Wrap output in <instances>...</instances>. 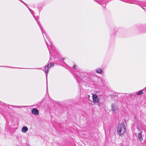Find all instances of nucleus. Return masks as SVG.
<instances>
[{"label": "nucleus", "instance_id": "1", "mask_svg": "<svg viewBox=\"0 0 146 146\" xmlns=\"http://www.w3.org/2000/svg\"><path fill=\"white\" fill-rule=\"evenodd\" d=\"M117 132L119 135L121 137L124 135L126 133V128L124 123H121L117 127Z\"/></svg>", "mask_w": 146, "mask_h": 146}, {"label": "nucleus", "instance_id": "2", "mask_svg": "<svg viewBox=\"0 0 146 146\" xmlns=\"http://www.w3.org/2000/svg\"><path fill=\"white\" fill-rule=\"evenodd\" d=\"M93 102L94 103H98L99 101L100 98L98 96L93 94L92 96Z\"/></svg>", "mask_w": 146, "mask_h": 146}, {"label": "nucleus", "instance_id": "3", "mask_svg": "<svg viewBox=\"0 0 146 146\" xmlns=\"http://www.w3.org/2000/svg\"><path fill=\"white\" fill-rule=\"evenodd\" d=\"M111 110L113 114H116L118 112V110L116 104H112L111 105Z\"/></svg>", "mask_w": 146, "mask_h": 146}, {"label": "nucleus", "instance_id": "4", "mask_svg": "<svg viewBox=\"0 0 146 146\" xmlns=\"http://www.w3.org/2000/svg\"><path fill=\"white\" fill-rule=\"evenodd\" d=\"M54 66V64L53 63H49L47 66L45 67V70L47 75L48 72V68H52Z\"/></svg>", "mask_w": 146, "mask_h": 146}, {"label": "nucleus", "instance_id": "5", "mask_svg": "<svg viewBox=\"0 0 146 146\" xmlns=\"http://www.w3.org/2000/svg\"><path fill=\"white\" fill-rule=\"evenodd\" d=\"M31 113L35 115H38L39 113L38 110L36 108L33 109L31 110Z\"/></svg>", "mask_w": 146, "mask_h": 146}, {"label": "nucleus", "instance_id": "6", "mask_svg": "<svg viewBox=\"0 0 146 146\" xmlns=\"http://www.w3.org/2000/svg\"><path fill=\"white\" fill-rule=\"evenodd\" d=\"M138 140L140 142H142L143 140V139L142 137V132H139L137 135Z\"/></svg>", "mask_w": 146, "mask_h": 146}, {"label": "nucleus", "instance_id": "7", "mask_svg": "<svg viewBox=\"0 0 146 146\" xmlns=\"http://www.w3.org/2000/svg\"><path fill=\"white\" fill-rule=\"evenodd\" d=\"M28 127L25 126L23 127L21 129L22 132L23 133H26L28 130Z\"/></svg>", "mask_w": 146, "mask_h": 146}, {"label": "nucleus", "instance_id": "8", "mask_svg": "<svg viewBox=\"0 0 146 146\" xmlns=\"http://www.w3.org/2000/svg\"><path fill=\"white\" fill-rule=\"evenodd\" d=\"M96 71L97 73L99 74H100L102 72V70L100 68H97Z\"/></svg>", "mask_w": 146, "mask_h": 146}, {"label": "nucleus", "instance_id": "9", "mask_svg": "<svg viewBox=\"0 0 146 146\" xmlns=\"http://www.w3.org/2000/svg\"><path fill=\"white\" fill-rule=\"evenodd\" d=\"M143 92L142 90H141L140 91H139V92H138L137 94L138 95H140L141 94H143Z\"/></svg>", "mask_w": 146, "mask_h": 146}, {"label": "nucleus", "instance_id": "10", "mask_svg": "<svg viewBox=\"0 0 146 146\" xmlns=\"http://www.w3.org/2000/svg\"><path fill=\"white\" fill-rule=\"evenodd\" d=\"M73 68L75 69H76V68H77V67H76V66L75 65H74L73 67Z\"/></svg>", "mask_w": 146, "mask_h": 146}]
</instances>
